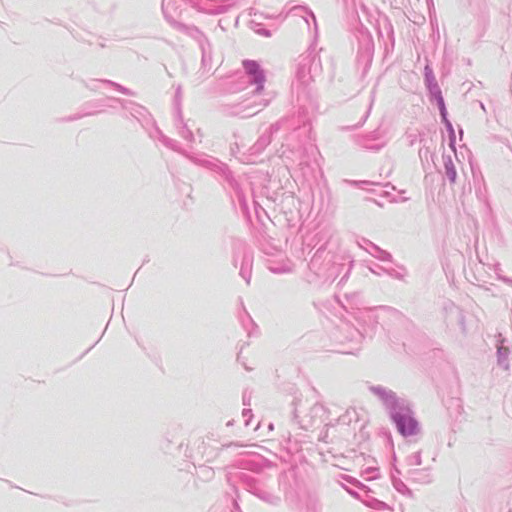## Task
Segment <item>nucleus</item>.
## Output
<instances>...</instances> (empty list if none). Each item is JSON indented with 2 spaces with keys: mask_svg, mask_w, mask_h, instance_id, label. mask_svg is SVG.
Instances as JSON below:
<instances>
[{
  "mask_svg": "<svg viewBox=\"0 0 512 512\" xmlns=\"http://www.w3.org/2000/svg\"><path fill=\"white\" fill-rule=\"evenodd\" d=\"M254 68H256V64L255 63H248L247 64V69H249L250 72H252L254 70Z\"/></svg>",
  "mask_w": 512,
  "mask_h": 512,
  "instance_id": "obj_2",
  "label": "nucleus"
},
{
  "mask_svg": "<svg viewBox=\"0 0 512 512\" xmlns=\"http://www.w3.org/2000/svg\"><path fill=\"white\" fill-rule=\"evenodd\" d=\"M399 432L404 436L413 435L417 431L416 421L409 415H399L395 418Z\"/></svg>",
  "mask_w": 512,
  "mask_h": 512,
  "instance_id": "obj_1",
  "label": "nucleus"
}]
</instances>
